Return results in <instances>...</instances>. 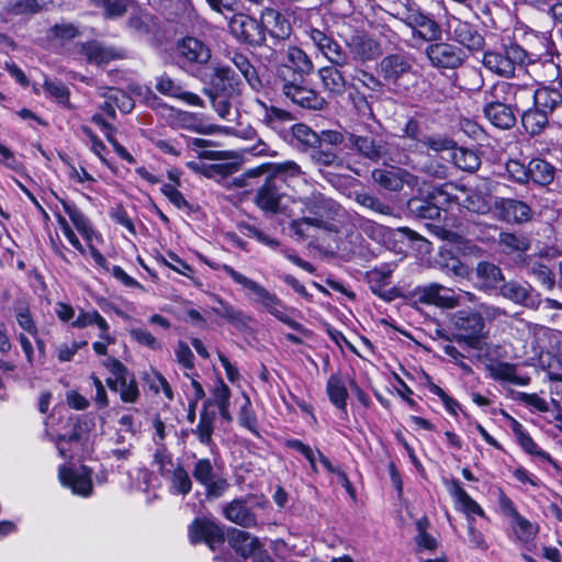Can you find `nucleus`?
Masks as SVG:
<instances>
[{"instance_id": "obj_1", "label": "nucleus", "mask_w": 562, "mask_h": 562, "mask_svg": "<svg viewBox=\"0 0 562 562\" xmlns=\"http://www.w3.org/2000/svg\"><path fill=\"white\" fill-rule=\"evenodd\" d=\"M314 63L299 46H289L276 70V82L282 94L294 104L310 110L323 109L325 101L308 85Z\"/></svg>"}, {"instance_id": "obj_2", "label": "nucleus", "mask_w": 562, "mask_h": 562, "mask_svg": "<svg viewBox=\"0 0 562 562\" xmlns=\"http://www.w3.org/2000/svg\"><path fill=\"white\" fill-rule=\"evenodd\" d=\"M302 175L304 172L295 161L285 160L250 168L233 182L237 188H244L248 186V179L265 176V181L256 193L255 203L262 211L277 214L281 212V200L284 196L282 184Z\"/></svg>"}, {"instance_id": "obj_3", "label": "nucleus", "mask_w": 562, "mask_h": 562, "mask_svg": "<svg viewBox=\"0 0 562 562\" xmlns=\"http://www.w3.org/2000/svg\"><path fill=\"white\" fill-rule=\"evenodd\" d=\"M483 65L490 71L501 77L509 78L515 75L516 67H525L533 81H543L546 71L555 69L550 57H540L528 53L517 43H510L499 50H487L483 55Z\"/></svg>"}, {"instance_id": "obj_4", "label": "nucleus", "mask_w": 562, "mask_h": 562, "mask_svg": "<svg viewBox=\"0 0 562 562\" xmlns=\"http://www.w3.org/2000/svg\"><path fill=\"white\" fill-rule=\"evenodd\" d=\"M307 35L314 46L329 60L330 66L318 69V78L326 91L334 95H341L346 91V78L340 70L349 65V56L346 49L331 36L330 33L311 27Z\"/></svg>"}, {"instance_id": "obj_5", "label": "nucleus", "mask_w": 562, "mask_h": 562, "mask_svg": "<svg viewBox=\"0 0 562 562\" xmlns=\"http://www.w3.org/2000/svg\"><path fill=\"white\" fill-rule=\"evenodd\" d=\"M345 149L347 150V156L353 155L359 159L373 164H379L380 161L387 166L408 164V156L400 153L394 143L369 134L360 135L352 132L348 136Z\"/></svg>"}, {"instance_id": "obj_6", "label": "nucleus", "mask_w": 562, "mask_h": 562, "mask_svg": "<svg viewBox=\"0 0 562 562\" xmlns=\"http://www.w3.org/2000/svg\"><path fill=\"white\" fill-rule=\"evenodd\" d=\"M71 54L80 61L97 67H106L110 63L126 58V50L99 40L77 42Z\"/></svg>"}, {"instance_id": "obj_7", "label": "nucleus", "mask_w": 562, "mask_h": 562, "mask_svg": "<svg viewBox=\"0 0 562 562\" xmlns=\"http://www.w3.org/2000/svg\"><path fill=\"white\" fill-rule=\"evenodd\" d=\"M453 339L470 348H477L484 338V321L479 312L471 310L457 311L451 317Z\"/></svg>"}, {"instance_id": "obj_8", "label": "nucleus", "mask_w": 562, "mask_h": 562, "mask_svg": "<svg viewBox=\"0 0 562 562\" xmlns=\"http://www.w3.org/2000/svg\"><path fill=\"white\" fill-rule=\"evenodd\" d=\"M302 204L301 213L311 218L322 221L319 229L331 231V221L335 220L340 213V205L334 200L326 198L321 192H313L307 196L300 200Z\"/></svg>"}, {"instance_id": "obj_9", "label": "nucleus", "mask_w": 562, "mask_h": 562, "mask_svg": "<svg viewBox=\"0 0 562 562\" xmlns=\"http://www.w3.org/2000/svg\"><path fill=\"white\" fill-rule=\"evenodd\" d=\"M265 506V499L255 494H248L227 503L223 512L225 518L229 521L244 528H250L257 525V516L254 509L256 507L263 508Z\"/></svg>"}, {"instance_id": "obj_10", "label": "nucleus", "mask_w": 562, "mask_h": 562, "mask_svg": "<svg viewBox=\"0 0 562 562\" xmlns=\"http://www.w3.org/2000/svg\"><path fill=\"white\" fill-rule=\"evenodd\" d=\"M192 475L205 488L207 499L220 498L229 488L228 481L215 473L213 463L207 458H202L194 462Z\"/></svg>"}, {"instance_id": "obj_11", "label": "nucleus", "mask_w": 562, "mask_h": 562, "mask_svg": "<svg viewBox=\"0 0 562 562\" xmlns=\"http://www.w3.org/2000/svg\"><path fill=\"white\" fill-rule=\"evenodd\" d=\"M483 114L485 119L499 130H510L515 126L516 112L506 101L496 99L495 89L490 87L484 92Z\"/></svg>"}, {"instance_id": "obj_12", "label": "nucleus", "mask_w": 562, "mask_h": 562, "mask_svg": "<svg viewBox=\"0 0 562 562\" xmlns=\"http://www.w3.org/2000/svg\"><path fill=\"white\" fill-rule=\"evenodd\" d=\"M424 53L429 64L437 69H456L464 61L463 50L442 40L428 43Z\"/></svg>"}, {"instance_id": "obj_13", "label": "nucleus", "mask_w": 562, "mask_h": 562, "mask_svg": "<svg viewBox=\"0 0 562 562\" xmlns=\"http://www.w3.org/2000/svg\"><path fill=\"white\" fill-rule=\"evenodd\" d=\"M228 26L239 42L251 46H262L266 42L262 22L247 14L234 13L228 20Z\"/></svg>"}, {"instance_id": "obj_14", "label": "nucleus", "mask_w": 562, "mask_h": 562, "mask_svg": "<svg viewBox=\"0 0 562 562\" xmlns=\"http://www.w3.org/2000/svg\"><path fill=\"white\" fill-rule=\"evenodd\" d=\"M209 88L205 90L207 97L211 94L218 95H237L240 92V81L236 77L235 71L224 65L213 66L210 74H205L203 79Z\"/></svg>"}, {"instance_id": "obj_15", "label": "nucleus", "mask_w": 562, "mask_h": 562, "mask_svg": "<svg viewBox=\"0 0 562 562\" xmlns=\"http://www.w3.org/2000/svg\"><path fill=\"white\" fill-rule=\"evenodd\" d=\"M492 87L495 89L496 99L506 101L515 112L521 113L533 103V86L498 81Z\"/></svg>"}, {"instance_id": "obj_16", "label": "nucleus", "mask_w": 562, "mask_h": 562, "mask_svg": "<svg viewBox=\"0 0 562 562\" xmlns=\"http://www.w3.org/2000/svg\"><path fill=\"white\" fill-rule=\"evenodd\" d=\"M176 57L182 68L193 65H205L212 57L209 45L203 41L188 36L178 41L176 45Z\"/></svg>"}, {"instance_id": "obj_17", "label": "nucleus", "mask_w": 562, "mask_h": 562, "mask_svg": "<svg viewBox=\"0 0 562 562\" xmlns=\"http://www.w3.org/2000/svg\"><path fill=\"white\" fill-rule=\"evenodd\" d=\"M407 26L412 30V36L407 43L411 48L419 49L424 43L442 40L440 24L430 14L425 12Z\"/></svg>"}, {"instance_id": "obj_18", "label": "nucleus", "mask_w": 562, "mask_h": 562, "mask_svg": "<svg viewBox=\"0 0 562 562\" xmlns=\"http://www.w3.org/2000/svg\"><path fill=\"white\" fill-rule=\"evenodd\" d=\"M349 60L364 64L372 61L382 55L380 43L366 33H358L349 37L346 43Z\"/></svg>"}, {"instance_id": "obj_19", "label": "nucleus", "mask_w": 562, "mask_h": 562, "mask_svg": "<svg viewBox=\"0 0 562 562\" xmlns=\"http://www.w3.org/2000/svg\"><path fill=\"white\" fill-rule=\"evenodd\" d=\"M257 103L260 106L258 113L260 122L274 131L282 139L286 138L289 127L294 120L292 114L283 109L268 105L260 100H257Z\"/></svg>"}, {"instance_id": "obj_20", "label": "nucleus", "mask_w": 562, "mask_h": 562, "mask_svg": "<svg viewBox=\"0 0 562 562\" xmlns=\"http://www.w3.org/2000/svg\"><path fill=\"white\" fill-rule=\"evenodd\" d=\"M223 270L237 284L241 285L246 290L250 291L254 295H256L257 302L261 304L268 312H270L277 305L279 306V303L281 302L279 297L276 294L269 292L265 286L260 285L258 282L241 274L231 266L224 265Z\"/></svg>"}, {"instance_id": "obj_21", "label": "nucleus", "mask_w": 562, "mask_h": 562, "mask_svg": "<svg viewBox=\"0 0 562 562\" xmlns=\"http://www.w3.org/2000/svg\"><path fill=\"white\" fill-rule=\"evenodd\" d=\"M447 26L452 38L459 44L471 50H479L483 48L484 37L471 23L462 21L459 18L451 16L447 22Z\"/></svg>"}, {"instance_id": "obj_22", "label": "nucleus", "mask_w": 562, "mask_h": 562, "mask_svg": "<svg viewBox=\"0 0 562 562\" xmlns=\"http://www.w3.org/2000/svg\"><path fill=\"white\" fill-rule=\"evenodd\" d=\"M544 260L542 255H524L518 260V265L521 270L533 277L547 290H552L555 285V277Z\"/></svg>"}, {"instance_id": "obj_23", "label": "nucleus", "mask_w": 562, "mask_h": 562, "mask_svg": "<svg viewBox=\"0 0 562 562\" xmlns=\"http://www.w3.org/2000/svg\"><path fill=\"white\" fill-rule=\"evenodd\" d=\"M416 295L422 303L434 304L443 308H453L459 304L454 291L439 283L418 286Z\"/></svg>"}, {"instance_id": "obj_24", "label": "nucleus", "mask_w": 562, "mask_h": 562, "mask_svg": "<svg viewBox=\"0 0 562 562\" xmlns=\"http://www.w3.org/2000/svg\"><path fill=\"white\" fill-rule=\"evenodd\" d=\"M189 539L192 543L204 541L211 549L224 543V532L218 525L207 519H195L189 526Z\"/></svg>"}, {"instance_id": "obj_25", "label": "nucleus", "mask_w": 562, "mask_h": 562, "mask_svg": "<svg viewBox=\"0 0 562 562\" xmlns=\"http://www.w3.org/2000/svg\"><path fill=\"white\" fill-rule=\"evenodd\" d=\"M347 154L341 156L339 153L333 149L322 148L321 146L314 148L310 154L312 164L324 177H327V175L330 173L329 170H353L347 162Z\"/></svg>"}, {"instance_id": "obj_26", "label": "nucleus", "mask_w": 562, "mask_h": 562, "mask_svg": "<svg viewBox=\"0 0 562 562\" xmlns=\"http://www.w3.org/2000/svg\"><path fill=\"white\" fill-rule=\"evenodd\" d=\"M59 480L63 485L68 486L75 494L87 497L92 493L91 471L87 467L71 469L61 467Z\"/></svg>"}, {"instance_id": "obj_27", "label": "nucleus", "mask_w": 562, "mask_h": 562, "mask_svg": "<svg viewBox=\"0 0 562 562\" xmlns=\"http://www.w3.org/2000/svg\"><path fill=\"white\" fill-rule=\"evenodd\" d=\"M413 68L412 60L403 54H390L380 61V72L383 79L389 83H397V81Z\"/></svg>"}, {"instance_id": "obj_28", "label": "nucleus", "mask_w": 562, "mask_h": 562, "mask_svg": "<svg viewBox=\"0 0 562 562\" xmlns=\"http://www.w3.org/2000/svg\"><path fill=\"white\" fill-rule=\"evenodd\" d=\"M263 32H268L271 38L285 41L291 36L292 26L290 21L279 11L266 8L261 13Z\"/></svg>"}, {"instance_id": "obj_29", "label": "nucleus", "mask_w": 562, "mask_h": 562, "mask_svg": "<svg viewBox=\"0 0 562 562\" xmlns=\"http://www.w3.org/2000/svg\"><path fill=\"white\" fill-rule=\"evenodd\" d=\"M443 483L457 503V508L468 516V521H474L472 515L484 516L483 508L465 492L457 479L445 480Z\"/></svg>"}, {"instance_id": "obj_30", "label": "nucleus", "mask_w": 562, "mask_h": 562, "mask_svg": "<svg viewBox=\"0 0 562 562\" xmlns=\"http://www.w3.org/2000/svg\"><path fill=\"white\" fill-rule=\"evenodd\" d=\"M495 207L499 212L501 218L508 223H526L532 216V211L527 203L514 199H499L496 201Z\"/></svg>"}, {"instance_id": "obj_31", "label": "nucleus", "mask_w": 562, "mask_h": 562, "mask_svg": "<svg viewBox=\"0 0 562 562\" xmlns=\"http://www.w3.org/2000/svg\"><path fill=\"white\" fill-rule=\"evenodd\" d=\"M187 167L195 173L203 175L206 178L222 181L238 171L239 166L236 162L205 164L201 161H188Z\"/></svg>"}, {"instance_id": "obj_32", "label": "nucleus", "mask_w": 562, "mask_h": 562, "mask_svg": "<svg viewBox=\"0 0 562 562\" xmlns=\"http://www.w3.org/2000/svg\"><path fill=\"white\" fill-rule=\"evenodd\" d=\"M91 325H95L100 329L99 337L101 340L114 344L115 339L110 335V325L98 311L80 310L79 315L71 322V326L76 328H85Z\"/></svg>"}, {"instance_id": "obj_33", "label": "nucleus", "mask_w": 562, "mask_h": 562, "mask_svg": "<svg viewBox=\"0 0 562 562\" xmlns=\"http://www.w3.org/2000/svg\"><path fill=\"white\" fill-rule=\"evenodd\" d=\"M475 272L479 286L485 291L499 290L505 280L501 268L491 262H479Z\"/></svg>"}, {"instance_id": "obj_34", "label": "nucleus", "mask_w": 562, "mask_h": 562, "mask_svg": "<svg viewBox=\"0 0 562 562\" xmlns=\"http://www.w3.org/2000/svg\"><path fill=\"white\" fill-rule=\"evenodd\" d=\"M562 104V93L557 88L540 87L535 89L533 103L536 108L551 115Z\"/></svg>"}, {"instance_id": "obj_35", "label": "nucleus", "mask_w": 562, "mask_h": 562, "mask_svg": "<svg viewBox=\"0 0 562 562\" xmlns=\"http://www.w3.org/2000/svg\"><path fill=\"white\" fill-rule=\"evenodd\" d=\"M228 542L231 547L244 558L257 554L256 550L259 548V540L249 532L240 529H232L229 531Z\"/></svg>"}, {"instance_id": "obj_36", "label": "nucleus", "mask_w": 562, "mask_h": 562, "mask_svg": "<svg viewBox=\"0 0 562 562\" xmlns=\"http://www.w3.org/2000/svg\"><path fill=\"white\" fill-rule=\"evenodd\" d=\"M326 393L330 403L346 414L348 391L346 381L340 374H331L328 378L326 383Z\"/></svg>"}, {"instance_id": "obj_37", "label": "nucleus", "mask_w": 562, "mask_h": 562, "mask_svg": "<svg viewBox=\"0 0 562 562\" xmlns=\"http://www.w3.org/2000/svg\"><path fill=\"white\" fill-rule=\"evenodd\" d=\"M65 213L69 216L76 229L82 235V237L90 243L94 236H97L92 228L90 221L86 215L72 203L65 200H60Z\"/></svg>"}, {"instance_id": "obj_38", "label": "nucleus", "mask_w": 562, "mask_h": 562, "mask_svg": "<svg viewBox=\"0 0 562 562\" xmlns=\"http://www.w3.org/2000/svg\"><path fill=\"white\" fill-rule=\"evenodd\" d=\"M498 244L505 254H517L519 258L530 249V239L521 234L501 232L498 234Z\"/></svg>"}, {"instance_id": "obj_39", "label": "nucleus", "mask_w": 562, "mask_h": 562, "mask_svg": "<svg viewBox=\"0 0 562 562\" xmlns=\"http://www.w3.org/2000/svg\"><path fill=\"white\" fill-rule=\"evenodd\" d=\"M549 114L531 105L521 112V123L530 135L540 134L549 124Z\"/></svg>"}, {"instance_id": "obj_40", "label": "nucleus", "mask_w": 562, "mask_h": 562, "mask_svg": "<svg viewBox=\"0 0 562 562\" xmlns=\"http://www.w3.org/2000/svg\"><path fill=\"white\" fill-rule=\"evenodd\" d=\"M436 263L448 276L468 278L470 274L469 267L449 250H441Z\"/></svg>"}, {"instance_id": "obj_41", "label": "nucleus", "mask_w": 562, "mask_h": 562, "mask_svg": "<svg viewBox=\"0 0 562 562\" xmlns=\"http://www.w3.org/2000/svg\"><path fill=\"white\" fill-rule=\"evenodd\" d=\"M231 59L234 66L240 71L249 87L256 92L260 91L263 83L249 58L241 53H235Z\"/></svg>"}, {"instance_id": "obj_42", "label": "nucleus", "mask_w": 562, "mask_h": 562, "mask_svg": "<svg viewBox=\"0 0 562 562\" xmlns=\"http://www.w3.org/2000/svg\"><path fill=\"white\" fill-rule=\"evenodd\" d=\"M527 170L529 171V181L539 186L550 184L554 179V167L540 158L531 159L527 165Z\"/></svg>"}, {"instance_id": "obj_43", "label": "nucleus", "mask_w": 562, "mask_h": 562, "mask_svg": "<svg viewBox=\"0 0 562 562\" xmlns=\"http://www.w3.org/2000/svg\"><path fill=\"white\" fill-rule=\"evenodd\" d=\"M435 198H413L407 202L409 213L418 218L435 220L440 216L441 209L432 201Z\"/></svg>"}, {"instance_id": "obj_44", "label": "nucleus", "mask_w": 562, "mask_h": 562, "mask_svg": "<svg viewBox=\"0 0 562 562\" xmlns=\"http://www.w3.org/2000/svg\"><path fill=\"white\" fill-rule=\"evenodd\" d=\"M288 134L289 135L286 136V138H284V140L289 143H293V140H296L297 143L311 147L313 149L319 146L318 134L306 124H292L289 127Z\"/></svg>"}, {"instance_id": "obj_45", "label": "nucleus", "mask_w": 562, "mask_h": 562, "mask_svg": "<svg viewBox=\"0 0 562 562\" xmlns=\"http://www.w3.org/2000/svg\"><path fill=\"white\" fill-rule=\"evenodd\" d=\"M498 292L504 299L515 304L527 305L530 299L531 286L524 285L517 281H504Z\"/></svg>"}, {"instance_id": "obj_46", "label": "nucleus", "mask_w": 562, "mask_h": 562, "mask_svg": "<svg viewBox=\"0 0 562 562\" xmlns=\"http://www.w3.org/2000/svg\"><path fill=\"white\" fill-rule=\"evenodd\" d=\"M233 97L234 95H225L223 93L218 95L211 94L209 97L214 111L222 120L228 123L236 122L239 116L238 109L232 103Z\"/></svg>"}, {"instance_id": "obj_47", "label": "nucleus", "mask_w": 562, "mask_h": 562, "mask_svg": "<svg viewBox=\"0 0 562 562\" xmlns=\"http://www.w3.org/2000/svg\"><path fill=\"white\" fill-rule=\"evenodd\" d=\"M206 404L207 403H204L203 409L200 413V419L196 428L192 430V432L198 436L201 443L211 446L213 443L212 435L214 431L216 414L213 411H207Z\"/></svg>"}, {"instance_id": "obj_48", "label": "nucleus", "mask_w": 562, "mask_h": 562, "mask_svg": "<svg viewBox=\"0 0 562 562\" xmlns=\"http://www.w3.org/2000/svg\"><path fill=\"white\" fill-rule=\"evenodd\" d=\"M212 311L235 327L246 326L248 322V317L240 310L220 297H216V305L212 307Z\"/></svg>"}, {"instance_id": "obj_49", "label": "nucleus", "mask_w": 562, "mask_h": 562, "mask_svg": "<svg viewBox=\"0 0 562 562\" xmlns=\"http://www.w3.org/2000/svg\"><path fill=\"white\" fill-rule=\"evenodd\" d=\"M452 160L453 164L461 170L473 172L477 170L481 166V159L479 155L463 147H454L452 150Z\"/></svg>"}, {"instance_id": "obj_50", "label": "nucleus", "mask_w": 562, "mask_h": 562, "mask_svg": "<svg viewBox=\"0 0 562 562\" xmlns=\"http://www.w3.org/2000/svg\"><path fill=\"white\" fill-rule=\"evenodd\" d=\"M99 93L102 98L110 100L114 109L117 108L122 113H130L135 106L134 100L121 89L101 88Z\"/></svg>"}, {"instance_id": "obj_51", "label": "nucleus", "mask_w": 562, "mask_h": 562, "mask_svg": "<svg viewBox=\"0 0 562 562\" xmlns=\"http://www.w3.org/2000/svg\"><path fill=\"white\" fill-rule=\"evenodd\" d=\"M319 223H322V221L317 222V220L314 218L313 222L311 218L305 217L302 214L301 217L290 222L289 228L297 239L305 240L313 238L316 231H321Z\"/></svg>"}, {"instance_id": "obj_52", "label": "nucleus", "mask_w": 562, "mask_h": 562, "mask_svg": "<svg viewBox=\"0 0 562 562\" xmlns=\"http://www.w3.org/2000/svg\"><path fill=\"white\" fill-rule=\"evenodd\" d=\"M192 480L182 464H178L170 476V490L177 495H188L192 491Z\"/></svg>"}, {"instance_id": "obj_53", "label": "nucleus", "mask_w": 562, "mask_h": 562, "mask_svg": "<svg viewBox=\"0 0 562 562\" xmlns=\"http://www.w3.org/2000/svg\"><path fill=\"white\" fill-rule=\"evenodd\" d=\"M371 177L375 184L387 191H401L398 169L396 171H392L376 168L371 172Z\"/></svg>"}, {"instance_id": "obj_54", "label": "nucleus", "mask_w": 562, "mask_h": 562, "mask_svg": "<svg viewBox=\"0 0 562 562\" xmlns=\"http://www.w3.org/2000/svg\"><path fill=\"white\" fill-rule=\"evenodd\" d=\"M355 201L361 206L373 211L374 213L382 215L393 214V209L389 204L382 202L379 198L370 193L357 192L355 194Z\"/></svg>"}, {"instance_id": "obj_55", "label": "nucleus", "mask_w": 562, "mask_h": 562, "mask_svg": "<svg viewBox=\"0 0 562 562\" xmlns=\"http://www.w3.org/2000/svg\"><path fill=\"white\" fill-rule=\"evenodd\" d=\"M510 524L517 539L520 542L527 543L531 541L538 532V527L532 525L527 518H525L521 515L512 519Z\"/></svg>"}, {"instance_id": "obj_56", "label": "nucleus", "mask_w": 562, "mask_h": 562, "mask_svg": "<svg viewBox=\"0 0 562 562\" xmlns=\"http://www.w3.org/2000/svg\"><path fill=\"white\" fill-rule=\"evenodd\" d=\"M155 89L166 97L178 99L183 87L167 74H161L155 78Z\"/></svg>"}, {"instance_id": "obj_57", "label": "nucleus", "mask_w": 562, "mask_h": 562, "mask_svg": "<svg viewBox=\"0 0 562 562\" xmlns=\"http://www.w3.org/2000/svg\"><path fill=\"white\" fill-rule=\"evenodd\" d=\"M420 144L436 153L453 150L457 145L452 138L441 134H426L420 138Z\"/></svg>"}, {"instance_id": "obj_58", "label": "nucleus", "mask_w": 562, "mask_h": 562, "mask_svg": "<svg viewBox=\"0 0 562 562\" xmlns=\"http://www.w3.org/2000/svg\"><path fill=\"white\" fill-rule=\"evenodd\" d=\"M525 4L546 12L552 20L562 19V1L560 0H524Z\"/></svg>"}, {"instance_id": "obj_59", "label": "nucleus", "mask_w": 562, "mask_h": 562, "mask_svg": "<svg viewBox=\"0 0 562 562\" xmlns=\"http://www.w3.org/2000/svg\"><path fill=\"white\" fill-rule=\"evenodd\" d=\"M120 381V396L121 400L125 403H135L139 397V390L136 383V380L133 374H127L121 379Z\"/></svg>"}, {"instance_id": "obj_60", "label": "nucleus", "mask_w": 562, "mask_h": 562, "mask_svg": "<svg viewBox=\"0 0 562 562\" xmlns=\"http://www.w3.org/2000/svg\"><path fill=\"white\" fill-rule=\"evenodd\" d=\"M45 92L54 98L59 104L69 108V89L60 81L46 80L44 83Z\"/></svg>"}, {"instance_id": "obj_61", "label": "nucleus", "mask_w": 562, "mask_h": 562, "mask_svg": "<svg viewBox=\"0 0 562 562\" xmlns=\"http://www.w3.org/2000/svg\"><path fill=\"white\" fill-rule=\"evenodd\" d=\"M14 314L19 326L31 336L37 337L38 329L31 315L30 308L25 305L16 306Z\"/></svg>"}, {"instance_id": "obj_62", "label": "nucleus", "mask_w": 562, "mask_h": 562, "mask_svg": "<svg viewBox=\"0 0 562 562\" xmlns=\"http://www.w3.org/2000/svg\"><path fill=\"white\" fill-rule=\"evenodd\" d=\"M506 171L508 177L517 183L525 184L529 182V171L527 170V165L518 159H509L506 162Z\"/></svg>"}, {"instance_id": "obj_63", "label": "nucleus", "mask_w": 562, "mask_h": 562, "mask_svg": "<svg viewBox=\"0 0 562 562\" xmlns=\"http://www.w3.org/2000/svg\"><path fill=\"white\" fill-rule=\"evenodd\" d=\"M424 11L413 0H404L400 3L397 15L400 20L405 24H412Z\"/></svg>"}, {"instance_id": "obj_64", "label": "nucleus", "mask_w": 562, "mask_h": 562, "mask_svg": "<svg viewBox=\"0 0 562 562\" xmlns=\"http://www.w3.org/2000/svg\"><path fill=\"white\" fill-rule=\"evenodd\" d=\"M352 134V132L349 131H335V130H323L321 134H318L319 137V146L324 143L329 146H339L342 145L345 147V144L348 143V136Z\"/></svg>"}]
</instances>
